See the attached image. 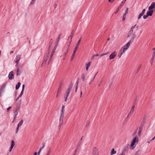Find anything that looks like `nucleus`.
Masks as SVG:
<instances>
[{
    "label": "nucleus",
    "instance_id": "nucleus-38",
    "mask_svg": "<svg viewBox=\"0 0 155 155\" xmlns=\"http://www.w3.org/2000/svg\"><path fill=\"white\" fill-rule=\"evenodd\" d=\"M61 34H60L58 37V38L57 39V41L56 42V44L58 45V42L59 41V40H60V37H61Z\"/></svg>",
    "mask_w": 155,
    "mask_h": 155
},
{
    "label": "nucleus",
    "instance_id": "nucleus-31",
    "mask_svg": "<svg viewBox=\"0 0 155 155\" xmlns=\"http://www.w3.org/2000/svg\"><path fill=\"white\" fill-rule=\"evenodd\" d=\"M47 60V58H46V59L44 60L43 62V63H42V64H41V67H43L45 64L46 63V62Z\"/></svg>",
    "mask_w": 155,
    "mask_h": 155
},
{
    "label": "nucleus",
    "instance_id": "nucleus-25",
    "mask_svg": "<svg viewBox=\"0 0 155 155\" xmlns=\"http://www.w3.org/2000/svg\"><path fill=\"white\" fill-rule=\"evenodd\" d=\"M136 26V25H135L134 26L132 27L130 29V30L129 31L128 33L130 35H131L133 31V29Z\"/></svg>",
    "mask_w": 155,
    "mask_h": 155
},
{
    "label": "nucleus",
    "instance_id": "nucleus-56",
    "mask_svg": "<svg viewBox=\"0 0 155 155\" xmlns=\"http://www.w3.org/2000/svg\"><path fill=\"white\" fill-rule=\"evenodd\" d=\"M97 73L94 76V78H93V80L90 83V84H91V83L92 82V81L94 80L95 77V76H96V75L97 74Z\"/></svg>",
    "mask_w": 155,
    "mask_h": 155
},
{
    "label": "nucleus",
    "instance_id": "nucleus-63",
    "mask_svg": "<svg viewBox=\"0 0 155 155\" xmlns=\"http://www.w3.org/2000/svg\"><path fill=\"white\" fill-rule=\"evenodd\" d=\"M131 113H132V112H131V111H130V112L128 113V116H129V115H130Z\"/></svg>",
    "mask_w": 155,
    "mask_h": 155
},
{
    "label": "nucleus",
    "instance_id": "nucleus-30",
    "mask_svg": "<svg viewBox=\"0 0 155 155\" xmlns=\"http://www.w3.org/2000/svg\"><path fill=\"white\" fill-rule=\"evenodd\" d=\"M85 77L86 75L85 74H83L81 75V79L83 81H85Z\"/></svg>",
    "mask_w": 155,
    "mask_h": 155
},
{
    "label": "nucleus",
    "instance_id": "nucleus-34",
    "mask_svg": "<svg viewBox=\"0 0 155 155\" xmlns=\"http://www.w3.org/2000/svg\"><path fill=\"white\" fill-rule=\"evenodd\" d=\"M73 31L74 30L72 31L71 34V35L68 38H70V37H71V40L70 41H72V39L73 38V35H74V33H73Z\"/></svg>",
    "mask_w": 155,
    "mask_h": 155
},
{
    "label": "nucleus",
    "instance_id": "nucleus-26",
    "mask_svg": "<svg viewBox=\"0 0 155 155\" xmlns=\"http://www.w3.org/2000/svg\"><path fill=\"white\" fill-rule=\"evenodd\" d=\"M83 136L81 138V139H80V140L79 142H78V145H77V148H78H78L79 147V146H80L81 144V142H82V139H83Z\"/></svg>",
    "mask_w": 155,
    "mask_h": 155
},
{
    "label": "nucleus",
    "instance_id": "nucleus-10",
    "mask_svg": "<svg viewBox=\"0 0 155 155\" xmlns=\"http://www.w3.org/2000/svg\"><path fill=\"white\" fill-rule=\"evenodd\" d=\"M8 78L9 79L11 80H12L14 78V75L13 71H12L9 73Z\"/></svg>",
    "mask_w": 155,
    "mask_h": 155
},
{
    "label": "nucleus",
    "instance_id": "nucleus-53",
    "mask_svg": "<svg viewBox=\"0 0 155 155\" xmlns=\"http://www.w3.org/2000/svg\"><path fill=\"white\" fill-rule=\"evenodd\" d=\"M155 56V51L153 52V54L152 55V57L154 58Z\"/></svg>",
    "mask_w": 155,
    "mask_h": 155
},
{
    "label": "nucleus",
    "instance_id": "nucleus-7",
    "mask_svg": "<svg viewBox=\"0 0 155 155\" xmlns=\"http://www.w3.org/2000/svg\"><path fill=\"white\" fill-rule=\"evenodd\" d=\"M62 85L63 84L62 83H61L59 85V87H58V89L57 92V94L56 96V98H57L59 96V94L60 93L61 90V87Z\"/></svg>",
    "mask_w": 155,
    "mask_h": 155
},
{
    "label": "nucleus",
    "instance_id": "nucleus-19",
    "mask_svg": "<svg viewBox=\"0 0 155 155\" xmlns=\"http://www.w3.org/2000/svg\"><path fill=\"white\" fill-rule=\"evenodd\" d=\"M145 124V117H144L143 120L141 124L140 125L139 127V128L143 129V127Z\"/></svg>",
    "mask_w": 155,
    "mask_h": 155
},
{
    "label": "nucleus",
    "instance_id": "nucleus-37",
    "mask_svg": "<svg viewBox=\"0 0 155 155\" xmlns=\"http://www.w3.org/2000/svg\"><path fill=\"white\" fill-rule=\"evenodd\" d=\"M71 41H70L69 42L67 46V47H66V49H67L68 50V48L70 46V44L71 43Z\"/></svg>",
    "mask_w": 155,
    "mask_h": 155
},
{
    "label": "nucleus",
    "instance_id": "nucleus-13",
    "mask_svg": "<svg viewBox=\"0 0 155 155\" xmlns=\"http://www.w3.org/2000/svg\"><path fill=\"white\" fill-rule=\"evenodd\" d=\"M131 43H130L129 42H128L126 45H125L124 46L122 47V48L125 50H127L129 47L130 44Z\"/></svg>",
    "mask_w": 155,
    "mask_h": 155
},
{
    "label": "nucleus",
    "instance_id": "nucleus-62",
    "mask_svg": "<svg viewBox=\"0 0 155 155\" xmlns=\"http://www.w3.org/2000/svg\"><path fill=\"white\" fill-rule=\"evenodd\" d=\"M15 63H16V64L15 66L16 67H17L18 66V64L19 62H15Z\"/></svg>",
    "mask_w": 155,
    "mask_h": 155
},
{
    "label": "nucleus",
    "instance_id": "nucleus-57",
    "mask_svg": "<svg viewBox=\"0 0 155 155\" xmlns=\"http://www.w3.org/2000/svg\"><path fill=\"white\" fill-rule=\"evenodd\" d=\"M114 0H108L109 2L110 3H112Z\"/></svg>",
    "mask_w": 155,
    "mask_h": 155
},
{
    "label": "nucleus",
    "instance_id": "nucleus-35",
    "mask_svg": "<svg viewBox=\"0 0 155 155\" xmlns=\"http://www.w3.org/2000/svg\"><path fill=\"white\" fill-rule=\"evenodd\" d=\"M124 51L125 50H124L123 48H122L120 50V54H121V55H122L123 54Z\"/></svg>",
    "mask_w": 155,
    "mask_h": 155
},
{
    "label": "nucleus",
    "instance_id": "nucleus-48",
    "mask_svg": "<svg viewBox=\"0 0 155 155\" xmlns=\"http://www.w3.org/2000/svg\"><path fill=\"white\" fill-rule=\"evenodd\" d=\"M128 8H127L125 11V12L124 13H125L126 14H127V13H128Z\"/></svg>",
    "mask_w": 155,
    "mask_h": 155
},
{
    "label": "nucleus",
    "instance_id": "nucleus-27",
    "mask_svg": "<svg viewBox=\"0 0 155 155\" xmlns=\"http://www.w3.org/2000/svg\"><path fill=\"white\" fill-rule=\"evenodd\" d=\"M91 62H90L86 64V69L87 71L88 70L89 67L91 65Z\"/></svg>",
    "mask_w": 155,
    "mask_h": 155
},
{
    "label": "nucleus",
    "instance_id": "nucleus-40",
    "mask_svg": "<svg viewBox=\"0 0 155 155\" xmlns=\"http://www.w3.org/2000/svg\"><path fill=\"white\" fill-rule=\"evenodd\" d=\"M154 59V58L152 57L150 60V64H151V65H153Z\"/></svg>",
    "mask_w": 155,
    "mask_h": 155
},
{
    "label": "nucleus",
    "instance_id": "nucleus-49",
    "mask_svg": "<svg viewBox=\"0 0 155 155\" xmlns=\"http://www.w3.org/2000/svg\"><path fill=\"white\" fill-rule=\"evenodd\" d=\"M141 67V66H139V67L138 68L137 70V71L136 73H138V72L139 71L140 69V67Z\"/></svg>",
    "mask_w": 155,
    "mask_h": 155
},
{
    "label": "nucleus",
    "instance_id": "nucleus-33",
    "mask_svg": "<svg viewBox=\"0 0 155 155\" xmlns=\"http://www.w3.org/2000/svg\"><path fill=\"white\" fill-rule=\"evenodd\" d=\"M57 45H58L56 44L54 47V48L52 51V53L53 54H54V53H55V50H56V49L57 47Z\"/></svg>",
    "mask_w": 155,
    "mask_h": 155
},
{
    "label": "nucleus",
    "instance_id": "nucleus-12",
    "mask_svg": "<svg viewBox=\"0 0 155 155\" xmlns=\"http://www.w3.org/2000/svg\"><path fill=\"white\" fill-rule=\"evenodd\" d=\"M6 87V84H4L2 85L1 88L0 89V97H1L2 95V94L3 93L4 91V90L5 88Z\"/></svg>",
    "mask_w": 155,
    "mask_h": 155
},
{
    "label": "nucleus",
    "instance_id": "nucleus-4",
    "mask_svg": "<svg viewBox=\"0 0 155 155\" xmlns=\"http://www.w3.org/2000/svg\"><path fill=\"white\" fill-rule=\"evenodd\" d=\"M65 106H63L62 107L61 110V114L60 116V119H64V108Z\"/></svg>",
    "mask_w": 155,
    "mask_h": 155
},
{
    "label": "nucleus",
    "instance_id": "nucleus-6",
    "mask_svg": "<svg viewBox=\"0 0 155 155\" xmlns=\"http://www.w3.org/2000/svg\"><path fill=\"white\" fill-rule=\"evenodd\" d=\"M126 0H124L123 1H122V2L121 4L119 6V7H118V8H117L116 11L115 12V14L117 13L119 11V10L121 9L122 6L125 3V2L126 1Z\"/></svg>",
    "mask_w": 155,
    "mask_h": 155
},
{
    "label": "nucleus",
    "instance_id": "nucleus-58",
    "mask_svg": "<svg viewBox=\"0 0 155 155\" xmlns=\"http://www.w3.org/2000/svg\"><path fill=\"white\" fill-rule=\"evenodd\" d=\"M24 91L21 90V93H20L21 95H22L23 94V93Z\"/></svg>",
    "mask_w": 155,
    "mask_h": 155
},
{
    "label": "nucleus",
    "instance_id": "nucleus-1",
    "mask_svg": "<svg viewBox=\"0 0 155 155\" xmlns=\"http://www.w3.org/2000/svg\"><path fill=\"white\" fill-rule=\"evenodd\" d=\"M138 142V137L136 136L132 141L130 146L132 149L134 148Z\"/></svg>",
    "mask_w": 155,
    "mask_h": 155
},
{
    "label": "nucleus",
    "instance_id": "nucleus-16",
    "mask_svg": "<svg viewBox=\"0 0 155 155\" xmlns=\"http://www.w3.org/2000/svg\"><path fill=\"white\" fill-rule=\"evenodd\" d=\"M135 34H133L132 35V36L131 37V39L129 41V42L130 43H132L134 41V38H135Z\"/></svg>",
    "mask_w": 155,
    "mask_h": 155
},
{
    "label": "nucleus",
    "instance_id": "nucleus-41",
    "mask_svg": "<svg viewBox=\"0 0 155 155\" xmlns=\"http://www.w3.org/2000/svg\"><path fill=\"white\" fill-rule=\"evenodd\" d=\"M134 107H135V105H133L131 109V110H130V111H131V112H133L134 111Z\"/></svg>",
    "mask_w": 155,
    "mask_h": 155
},
{
    "label": "nucleus",
    "instance_id": "nucleus-2",
    "mask_svg": "<svg viewBox=\"0 0 155 155\" xmlns=\"http://www.w3.org/2000/svg\"><path fill=\"white\" fill-rule=\"evenodd\" d=\"M81 41V38H80L79 40L78 41V42L77 44L76 45L75 47L74 48V50L73 51V53L72 55V57L71 58V60L72 61L74 57V56L75 54L76 51L77 49L78 48V46L80 45Z\"/></svg>",
    "mask_w": 155,
    "mask_h": 155
},
{
    "label": "nucleus",
    "instance_id": "nucleus-17",
    "mask_svg": "<svg viewBox=\"0 0 155 155\" xmlns=\"http://www.w3.org/2000/svg\"><path fill=\"white\" fill-rule=\"evenodd\" d=\"M145 11V9H144L142 11V12L140 14V15H139L138 17V20L140 19L141 18L142 16L143 15V14L144 13Z\"/></svg>",
    "mask_w": 155,
    "mask_h": 155
},
{
    "label": "nucleus",
    "instance_id": "nucleus-47",
    "mask_svg": "<svg viewBox=\"0 0 155 155\" xmlns=\"http://www.w3.org/2000/svg\"><path fill=\"white\" fill-rule=\"evenodd\" d=\"M21 100H20L19 101H18V104L19 105L18 106H20V105H21Z\"/></svg>",
    "mask_w": 155,
    "mask_h": 155
},
{
    "label": "nucleus",
    "instance_id": "nucleus-8",
    "mask_svg": "<svg viewBox=\"0 0 155 155\" xmlns=\"http://www.w3.org/2000/svg\"><path fill=\"white\" fill-rule=\"evenodd\" d=\"M117 52L116 51H114L109 56L110 60H111L114 59L116 56Z\"/></svg>",
    "mask_w": 155,
    "mask_h": 155
},
{
    "label": "nucleus",
    "instance_id": "nucleus-50",
    "mask_svg": "<svg viewBox=\"0 0 155 155\" xmlns=\"http://www.w3.org/2000/svg\"><path fill=\"white\" fill-rule=\"evenodd\" d=\"M78 88V82L77 83V85H76V89H75V92H76L77 91Z\"/></svg>",
    "mask_w": 155,
    "mask_h": 155
},
{
    "label": "nucleus",
    "instance_id": "nucleus-52",
    "mask_svg": "<svg viewBox=\"0 0 155 155\" xmlns=\"http://www.w3.org/2000/svg\"><path fill=\"white\" fill-rule=\"evenodd\" d=\"M25 84H23L22 85V90L24 91V89H25Z\"/></svg>",
    "mask_w": 155,
    "mask_h": 155
},
{
    "label": "nucleus",
    "instance_id": "nucleus-11",
    "mask_svg": "<svg viewBox=\"0 0 155 155\" xmlns=\"http://www.w3.org/2000/svg\"><path fill=\"white\" fill-rule=\"evenodd\" d=\"M155 8V3L154 2H152L150 6L148 8V9L150 10H153V9Z\"/></svg>",
    "mask_w": 155,
    "mask_h": 155
},
{
    "label": "nucleus",
    "instance_id": "nucleus-20",
    "mask_svg": "<svg viewBox=\"0 0 155 155\" xmlns=\"http://www.w3.org/2000/svg\"><path fill=\"white\" fill-rule=\"evenodd\" d=\"M63 119H60L59 120V124L58 126V128L59 129H60L61 127V126L63 124Z\"/></svg>",
    "mask_w": 155,
    "mask_h": 155
},
{
    "label": "nucleus",
    "instance_id": "nucleus-45",
    "mask_svg": "<svg viewBox=\"0 0 155 155\" xmlns=\"http://www.w3.org/2000/svg\"><path fill=\"white\" fill-rule=\"evenodd\" d=\"M19 109H20L19 106H18L17 107H16L15 111L18 110V111L19 110Z\"/></svg>",
    "mask_w": 155,
    "mask_h": 155
},
{
    "label": "nucleus",
    "instance_id": "nucleus-21",
    "mask_svg": "<svg viewBox=\"0 0 155 155\" xmlns=\"http://www.w3.org/2000/svg\"><path fill=\"white\" fill-rule=\"evenodd\" d=\"M14 141L13 140H12L11 141V145L9 151V152H11L12 149L13 148L14 146L15 145Z\"/></svg>",
    "mask_w": 155,
    "mask_h": 155
},
{
    "label": "nucleus",
    "instance_id": "nucleus-22",
    "mask_svg": "<svg viewBox=\"0 0 155 155\" xmlns=\"http://www.w3.org/2000/svg\"><path fill=\"white\" fill-rule=\"evenodd\" d=\"M128 151V149L127 148L124 149L123 151L121 154L119 155H125V153L127 152Z\"/></svg>",
    "mask_w": 155,
    "mask_h": 155
},
{
    "label": "nucleus",
    "instance_id": "nucleus-64",
    "mask_svg": "<svg viewBox=\"0 0 155 155\" xmlns=\"http://www.w3.org/2000/svg\"><path fill=\"white\" fill-rule=\"evenodd\" d=\"M37 153L36 152H35L34 153V155H37Z\"/></svg>",
    "mask_w": 155,
    "mask_h": 155
},
{
    "label": "nucleus",
    "instance_id": "nucleus-9",
    "mask_svg": "<svg viewBox=\"0 0 155 155\" xmlns=\"http://www.w3.org/2000/svg\"><path fill=\"white\" fill-rule=\"evenodd\" d=\"M153 11V10H149L148 11H147V15H146V18L148 16H151L152 15Z\"/></svg>",
    "mask_w": 155,
    "mask_h": 155
},
{
    "label": "nucleus",
    "instance_id": "nucleus-18",
    "mask_svg": "<svg viewBox=\"0 0 155 155\" xmlns=\"http://www.w3.org/2000/svg\"><path fill=\"white\" fill-rule=\"evenodd\" d=\"M145 124V117H144L143 120L141 124L140 125L139 127V128L143 129V127Z\"/></svg>",
    "mask_w": 155,
    "mask_h": 155
},
{
    "label": "nucleus",
    "instance_id": "nucleus-46",
    "mask_svg": "<svg viewBox=\"0 0 155 155\" xmlns=\"http://www.w3.org/2000/svg\"><path fill=\"white\" fill-rule=\"evenodd\" d=\"M19 128V127H18V126H17V127L16 128V133H18V131Z\"/></svg>",
    "mask_w": 155,
    "mask_h": 155
},
{
    "label": "nucleus",
    "instance_id": "nucleus-28",
    "mask_svg": "<svg viewBox=\"0 0 155 155\" xmlns=\"http://www.w3.org/2000/svg\"><path fill=\"white\" fill-rule=\"evenodd\" d=\"M142 129L140 128H139L138 133L136 136L137 137H138L140 136L141 133Z\"/></svg>",
    "mask_w": 155,
    "mask_h": 155
},
{
    "label": "nucleus",
    "instance_id": "nucleus-59",
    "mask_svg": "<svg viewBox=\"0 0 155 155\" xmlns=\"http://www.w3.org/2000/svg\"><path fill=\"white\" fill-rule=\"evenodd\" d=\"M34 1V0H32V2H31V3H30L31 5H32L34 4V2H33Z\"/></svg>",
    "mask_w": 155,
    "mask_h": 155
},
{
    "label": "nucleus",
    "instance_id": "nucleus-43",
    "mask_svg": "<svg viewBox=\"0 0 155 155\" xmlns=\"http://www.w3.org/2000/svg\"><path fill=\"white\" fill-rule=\"evenodd\" d=\"M68 50L66 49L65 51L64 52V54L63 55L65 56L66 55L67 53H68Z\"/></svg>",
    "mask_w": 155,
    "mask_h": 155
},
{
    "label": "nucleus",
    "instance_id": "nucleus-23",
    "mask_svg": "<svg viewBox=\"0 0 155 155\" xmlns=\"http://www.w3.org/2000/svg\"><path fill=\"white\" fill-rule=\"evenodd\" d=\"M116 151L114 149V148H112L110 152V155H114L116 154Z\"/></svg>",
    "mask_w": 155,
    "mask_h": 155
},
{
    "label": "nucleus",
    "instance_id": "nucleus-55",
    "mask_svg": "<svg viewBox=\"0 0 155 155\" xmlns=\"http://www.w3.org/2000/svg\"><path fill=\"white\" fill-rule=\"evenodd\" d=\"M11 109V107H10L7 108V110L8 111L9 110H10Z\"/></svg>",
    "mask_w": 155,
    "mask_h": 155
},
{
    "label": "nucleus",
    "instance_id": "nucleus-36",
    "mask_svg": "<svg viewBox=\"0 0 155 155\" xmlns=\"http://www.w3.org/2000/svg\"><path fill=\"white\" fill-rule=\"evenodd\" d=\"M20 72L19 69L18 68V69H17V70L16 75L17 76H18L19 75H20Z\"/></svg>",
    "mask_w": 155,
    "mask_h": 155
},
{
    "label": "nucleus",
    "instance_id": "nucleus-61",
    "mask_svg": "<svg viewBox=\"0 0 155 155\" xmlns=\"http://www.w3.org/2000/svg\"><path fill=\"white\" fill-rule=\"evenodd\" d=\"M130 35H130L129 33H128V34L127 35V37L128 38L130 36Z\"/></svg>",
    "mask_w": 155,
    "mask_h": 155
},
{
    "label": "nucleus",
    "instance_id": "nucleus-15",
    "mask_svg": "<svg viewBox=\"0 0 155 155\" xmlns=\"http://www.w3.org/2000/svg\"><path fill=\"white\" fill-rule=\"evenodd\" d=\"M21 59V56L20 55H18L15 60V62H19V61Z\"/></svg>",
    "mask_w": 155,
    "mask_h": 155
},
{
    "label": "nucleus",
    "instance_id": "nucleus-42",
    "mask_svg": "<svg viewBox=\"0 0 155 155\" xmlns=\"http://www.w3.org/2000/svg\"><path fill=\"white\" fill-rule=\"evenodd\" d=\"M109 53V52H107V53L102 54L100 55V56L102 57L104 55H106L107 54H108Z\"/></svg>",
    "mask_w": 155,
    "mask_h": 155
},
{
    "label": "nucleus",
    "instance_id": "nucleus-3",
    "mask_svg": "<svg viewBox=\"0 0 155 155\" xmlns=\"http://www.w3.org/2000/svg\"><path fill=\"white\" fill-rule=\"evenodd\" d=\"M73 87V84H71L69 86V87L67 90V92L66 94H65L64 95V101H67V98L69 94L71 91V90L72 88Z\"/></svg>",
    "mask_w": 155,
    "mask_h": 155
},
{
    "label": "nucleus",
    "instance_id": "nucleus-29",
    "mask_svg": "<svg viewBox=\"0 0 155 155\" xmlns=\"http://www.w3.org/2000/svg\"><path fill=\"white\" fill-rule=\"evenodd\" d=\"M21 85V83L20 82H19L16 85L15 89L16 90H18L19 89V87H20Z\"/></svg>",
    "mask_w": 155,
    "mask_h": 155
},
{
    "label": "nucleus",
    "instance_id": "nucleus-51",
    "mask_svg": "<svg viewBox=\"0 0 155 155\" xmlns=\"http://www.w3.org/2000/svg\"><path fill=\"white\" fill-rule=\"evenodd\" d=\"M99 56V55L98 54H96L94 55L92 57V58H93L95 57H98Z\"/></svg>",
    "mask_w": 155,
    "mask_h": 155
},
{
    "label": "nucleus",
    "instance_id": "nucleus-39",
    "mask_svg": "<svg viewBox=\"0 0 155 155\" xmlns=\"http://www.w3.org/2000/svg\"><path fill=\"white\" fill-rule=\"evenodd\" d=\"M127 14L124 13L123 15V21H124L126 19V15Z\"/></svg>",
    "mask_w": 155,
    "mask_h": 155
},
{
    "label": "nucleus",
    "instance_id": "nucleus-60",
    "mask_svg": "<svg viewBox=\"0 0 155 155\" xmlns=\"http://www.w3.org/2000/svg\"><path fill=\"white\" fill-rule=\"evenodd\" d=\"M40 153L41 152L40 151V150H39L38 152L37 153L38 155H40Z\"/></svg>",
    "mask_w": 155,
    "mask_h": 155
},
{
    "label": "nucleus",
    "instance_id": "nucleus-5",
    "mask_svg": "<svg viewBox=\"0 0 155 155\" xmlns=\"http://www.w3.org/2000/svg\"><path fill=\"white\" fill-rule=\"evenodd\" d=\"M92 155H99L98 149L96 147L93 148L92 150Z\"/></svg>",
    "mask_w": 155,
    "mask_h": 155
},
{
    "label": "nucleus",
    "instance_id": "nucleus-54",
    "mask_svg": "<svg viewBox=\"0 0 155 155\" xmlns=\"http://www.w3.org/2000/svg\"><path fill=\"white\" fill-rule=\"evenodd\" d=\"M54 8H56L57 7V5L56 4H55L54 5Z\"/></svg>",
    "mask_w": 155,
    "mask_h": 155
},
{
    "label": "nucleus",
    "instance_id": "nucleus-24",
    "mask_svg": "<svg viewBox=\"0 0 155 155\" xmlns=\"http://www.w3.org/2000/svg\"><path fill=\"white\" fill-rule=\"evenodd\" d=\"M18 110H17V111H15L14 113V118L13 120L12 121V122H14V120H15V119L16 118V117L18 114Z\"/></svg>",
    "mask_w": 155,
    "mask_h": 155
},
{
    "label": "nucleus",
    "instance_id": "nucleus-32",
    "mask_svg": "<svg viewBox=\"0 0 155 155\" xmlns=\"http://www.w3.org/2000/svg\"><path fill=\"white\" fill-rule=\"evenodd\" d=\"M23 120H22L18 124V127H20L23 124Z\"/></svg>",
    "mask_w": 155,
    "mask_h": 155
},
{
    "label": "nucleus",
    "instance_id": "nucleus-44",
    "mask_svg": "<svg viewBox=\"0 0 155 155\" xmlns=\"http://www.w3.org/2000/svg\"><path fill=\"white\" fill-rule=\"evenodd\" d=\"M78 149V148H76L74 152V153L73 154V155H76V153Z\"/></svg>",
    "mask_w": 155,
    "mask_h": 155
},
{
    "label": "nucleus",
    "instance_id": "nucleus-14",
    "mask_svg": "<svg viewBox=\"0 0 155 155\" xmlns=\"http://www.w3.org/2000/svg\"><path fill=\"white\" fill-rule=\"evenodd\" d=\"M52 43H53V39H51V40H50V42L49 43V46L48 48V54L49 53L50 50V48L51 47V46Z\"/></svg>",
    "mask_w": 155,
    "mask_h": 155
}]
</instances>
